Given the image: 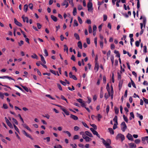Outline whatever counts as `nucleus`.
I'll return each mask as SVG.
<instances>
[{
    "mask_svg": "<svg viewBox=\"0 0 148 148\" xmlns=\"http://www.w3.org/2000/svg\"><path fill=\"white\" fill-rule=\"evenodd\" d=\"M85 133L86 135L89 136V137H93V136L92 134L90 132H89L88 131H86Z\"/></svg>",
    "mask_w": 148,
    "mask_h": 148,
    "instance_id": "16",
    "label": "nucleus"
},
{
    "mask_svg": "<svg viewBox=\"0 0 148 148\" xmlns=\"http://www.w3.org/2000/svg\"><path fill=\"white\" fill-rule=\"evenodd\" d=\"M103 17V21H105L106 20L107 18V16L106 15H104Z\"/></svg>",
    "mask_w": 148,
    "mask_h": 148,
    "instance_id": "64",
    "label": "nucleus"
},
{
    "mask_svg": "<svg viewBox=\"0 0 148 148\" xmlns=\"http://www.w3.org/2000/svg\"><path fill=\"white\" fill-rule=\"evenodd\" d=\"M113 121H114L116 123V124H118V123L117 122V117L116 116H115L114 117V118L113 119Z\"/></svg>",
    "mask_w": 148,
    "mask_h": 148,
    "instance_id": "26",
    "label": "nucleus"
},
{
    "mask_svg": "<svg viewBox=\"0 0 148 148\" xmlns=\"http://www.w3.org/2000/svg\"><path fill=\"white\" fill-rule=\"evenodd\" d=\"M20 30H21V33L23 34V36L24 37V38H26V36L25 35V32L23 31L21 29H20Z\"/></svg>",
    "mask_w": 148,
    "mask_h": 148,
    "instance_id": "52",
    "label": "nucleus"
},
{
    "mask_svg": "<svg viewBox=\"0 0 148 148\" xmlns=\"http://www.w3.org/2000/svg\"><path fill=\"white\" fill-rule=\"evenodd\" d=\"M127 137L129 140H131L132 141H134V139L131 134L128 133L127 136Z\"/></svg>",
    "mask_w": 148,
    "mask_h": 148,
    "instance_id": "10",
    "label": "nucleus"
},
{
    "mask_svg": "<svg viewBox=\"0 0 148 148\" xmlns=\"http://www.w3.org/2000/svg\"><path fill=\"white\" fill-rule=\"evenodd\" d=\"M78 19L79 21V22L80 24H81L82 23V21L81 18L79 17L78 16Z\"/></svg>",
    "mask_w": 148,
    "mask_h": 148,
    "instance_id": "47",
    "label": "nucleus"
},
{
    "mask_svg": "<svg viewBox=\"0 0 148 148\" xmlns=\"http://www.w3.org/2000/svg\"><path fill=\"white\" fill-rule=\"evenodd\" d=\"M90 125L94 129L96 130L97 129V126L95 125L94 124H91Z\"/></svg>",
    "mask_w": 148,
    "mask_h": 148,
    "instance_id": "51",
    "label": "nucleus"
},
{
    "mask_svg": "<svg viewBox=\"0 0 148 148\" xmlns=\"http://www.w3.org/2000/svg\"><path fill=\"white\" fill-rule=\"evenodd\" d=\"M14 22L15 24L19 27L22 26V24L18 22L16 18H14Z\"/></svg>",
    "mask_w": 148,
    "mask_h": 148,
    "instance_id": "11",
    "label": "nucleus"
},
{
    "mask_svg": "<svg viewBox=\"0 0 148 148\" xmlns=\"http://www.w3.org/2000/svg\"><path fill=\"white\" fill-rule=\"evenodd\" d=\"M73 13L74 16H75L76 14L77 9L76 8H74Z\"/></svg>",
    "mask_w": 148,
    "mask_h": 148,
    "instance_id": "30",
    "label": "nucleus"
},
{
    "mask_svg": "<svg viewBox=\"0 0 148 148\" xmlns=\"http://www.w3.org/2000/svg\"><path fill=\"white\" fill-rule=\"evenodd\" d=\"M121 129L123 132H124L127 129V127L124 122H123L121 124Z\"/></svg>",
    "mask_w": 148,
    "mask_h": 148,
    "instance_id": "3",
    "label": "nucleus"
},
{
    "mask_svg": "<svg viewBox=\"0 0 148 148\" xmlns=\"http://www.w3.org/2000/svg\"><path fill=\"white\" fill-rule=\"evenodd\" d=\"M50 71L51 73L53 74H54L55 75H56L57 74L56 73V72H55V71H53V70L50 69Z\"/></svg>",
    "mask_w": 148,
    "mask_h": 148,
    "instance_id": "50",
    "label": "nucleus"
},
{
    "mask_svg": "<svg viewBox=\"0 0 148 148\" xmlns=\"http://www.w3.org/2000/svg\"><path fill=\"white\" fill-rule=\"evenodd\" d=\"M5 78H7L9 79H11L13 80H14V79H13L11 77H9L8 76H7L0 77V78H1V79H4Z\"/></svg>",
    "mask_w": 148,
    "mask_h": 148,
    "instance_id": "17",
    "label": "nucleus"
},
{
    "mask_svg": "<svg viewBox=\"0 0 148 148\" xmlns=\"http://www.w3.org/2000/svg\"><path fill=\"white\" fill-rule=\"evenodd\" d=\"M114 53L116 54V56L118 58H120V55L118 51L114 50Z\"/></svg>",
    "mask_w": 148,
    "mask_h": 148,
    "instance_id": "22",
    "label": "nucleus"
},
{
    "mask_svg": "<svg viewBox=\"0 0 148 148\" xmlns=\"http://www.w3.org/2000/svg\"><path fill=\"white\" fill-rule=\"evenodd\" d=\"M74 26H77L78 25V24L77 23V21L76 20H74Z\"/></svg>",
    "mask_w": 148,
    "mask_h": 148,
    "instance_id": "37",
    "label": "nucleus"
},
{
    "mask_svg": "<svg viewBox=\"0 0 148 148\" xmlns=\"http://www.w3.org/2000/svg\"><path fill=\"white\" fill-rule=\"evenodd\" d=\"M22 133L25 135L27 137L30 138L31 140H33V138L32 137V136L29 134L27 133L25 130L22 131Z\"/></svg>",
    "mask_w": 148,
    "mask_h": 148,
    "instance_id": "6",
    "label": "nucleus"
},
{
    "mask_svg": "<svg viewBox=\"0 0 148 148\" xmlns=\"http://www.w3.org/2000/svg\"><path fill=\"white\" fill-rule=\"evenodd\" d=\"M63 132L67 134L68 135L69 137H70L71 136V133L68 131H63Z\"/></svg>",
    "mask_w": 148,
    "mask_h": 148,
    "instance_id": "34",
    "label": "nucleus"
},
{
    "mask_svg": "<svg viewBox=\"0 0 148 148\" xmlns=\"http://www.w3.org/2000/svg\"><path fill=\"white\" fill-rule=\"evenodd\" d=\"M22 87L25 90L26 92H28L29 91V90L28 88L26 86H23L22 85H21Z\"/></svg>",
    "mask_w": 148,
    "mask_h": 148,
    "instance_id": "32",
    "label": "nucleus"
},
{
    "mask_svg": "<svg viewBox=\"0 0 148 148\" xmlns=\"http://www.w3.org/2000/svg\"><path fill=\"white\" fill-rule=\"evenodd\" d=\"M108 130L111 134H114V131L112 128H109Z\"/></svg>",
    "mask_w": 148,
    "mask_h": 148,
    "instance_id": "29",
    "label": "nucleus"
},
{
    "mask_svg": "<svg viewBox=\"0 0 148 148\" xmlns=\"http://www.w3.org/2000/svg\"><path fill=\"white\" fill-rule=\"evenodd\" d=\"M97 116L98 117V121H100V119L102 118V116L100 114H98Z\"/></svg>",
    "mask_w": 148,
    "mask_h": 148,
    "instance_id": "57",
    "label": "nucleus"
},
{
    "mask_svg": "<svg viewBox=\"0 0 148 148\" xmlns=\"http://www.w3.org/2000/svg\"><path fill=\"white\" fill-rule=\"evenodd\" d=\"M134 142L136 144H138L140 142V140L139 139H136L135 140Z\"/></svg>",
    "mask_w": 148,
    "mask_h": 148,
    "instance_id": "43",
    "label": "nucleus"
},
{
    "mask_svg": "<svg viewBox=\"0 0 148 148\" xmlns=\"http://www.w3.org/2000/svg\"><path fill=\"white\" fill-rule=\"evenodd\" d=\"M79 138V136L77 135H75L73 137V139L74 140L78 139Z\"/></svg>",
    "mask_w": 148,
    "mask_h": 148,
    "instance_id": "61",
    "label": "nucleus"
},
{
    "mask_svg": "<svg viewBox=\"0 0 148 148\" xmlns=\"http://www.w3.org/2000/svg\"><path fill=\"white\" fill-rule=\"evenodd\" d=\"M110 55V50L108 51L107 53V59L108 60Z\"/></svg>",
    "mask_w": 148,
    "mask_h": 148,
    "instance_id": "40",
    "label": "nucleus"
},
{
    "mask_svg": "<svg viewBox=\"0 0 148 148\" xmlns=\"http://www.w3.org/2000/svg\"><path fill=\"white\" fill-rule=\"evenodd\" d=\"M69 76L70 78H72L75 80H77V78L76 76L74 75H72V73L71 72H70L69 73Z\"/></svg>",
    "mask_w": 148,
    "mask_h": 148,
    "instance_id": "8",
    "label": "nucleus"
},
{
    "mask_svg": "<svg viewBox=\"0 0 148 148\" xmlns=\"http://www.w3.org/2000/svg\"><path fill=\"white\" fill-rule=\"evenodd\" d=\"M14 126L15 130L18 133H20L18 127H16V126L14 124H13Z\"/></svg>",
    "mask_w": 148,
    "mask_h": 148,
    "instance_id": "33",
    "label": "nucleus"
},
{
    "mask_svg": "<svg viewBox=\"0 0 148 148\" xmlns=\"http://www.w3.org/2000/svg\"><path fill=\"white\" fill-rule=\"evenodd\" d=\"M31 56L32 58L38 59V57L35 53H33V55H32Z\"/></svg>",
    "mask_w": 148,
    "mask_h": 148,
    "instance_id": "27",
    "label": "nucleus"
},
{
    "mask_svg": "<svg viewBox=\"0 0 148 148\" xmlns=\"http://www.w3.org/2000/svg\"><path fill=\"white\" fill-rule=\"evenodd\" d=\"M29 8L31 9L32 10L33 8V4L32 3H30L29 5Z\"/></svg>",
    "mask_w": 148,
    "mask_h": 148,
    "instance_id": "56",
    "label": "nucleus"
},
{
    "mask_svg": "<svg viewBox=\"0 0 148 148\" xmlns=\"http://www.w3.org/2000/svg\"><path fill=\"white\" fill-rule=\"evenodd\" d=\"M37 26L38 29H40L41 27V25L39 23H37Z\"/></svg>",
    "mask_w": 148,
    "mask_h": 148,
    "instance_id": "62",
    "label": "nucleus"
},
{
    "mask_svg": "<svg viewBox=\"0 0 148 148\" xmlns=\"http://www.w3.org/2000/svg\"><path fill=\"white\" fill-rule=\"evenodd\" d=\"M112 65H113L114 62V57L113 56H111L110 58Z\"/></svg>",
    "mask_w": 148,
    "mask_h": 148,
    "instance_id": "39",
    "label": "nucleus"
},
{
    "mask_svg": "<svg viewBox=\"0 0 148 148\" xmlns=\"http://www.w3.org/2000/svg\"><path fill=\"white\" fill-rule=\"evenodd\" d=\"M22 18L23 19V21L24 22H26L27 23L29 22L28 18L27 17H25L24 15L22 16Z\"/></svg>",
    "mask_w": 148,
    "mask_h": 148,
    "instance_id": "9",
    "label": "nucleus"
},
{
    "mask_svg": "<svg viewBox=\"0 0 148 148\" xmlns=\"http://www.w3.org/2000/svg\"><path fill=\"white\" fill-rule=\"evenodd\" d=\"M18 116L19 117L21 121H22V123H24V121H23V118L21 117V115L19 114H18Z\"/></svg>",
    "mask_w": 148,
    "mask_h": 148,
    "instance_id": "58",
    "label": "nucleus"
},
{
    "mask_svg": "<svg viewBox=\"0 0 148 148\" xmlns=\"http://www.w3.org/2000/svg\"><path fill=\"white\" fill-rule=\"evenodd\" d=\"M4 95L3 93L1 92H0V97L2 99H3V98L4 97Z\"/></svg>",
    "mask_w": 148,
    "mask_h": 148,
    "instance_id": "49",
    "label": "nucleus"
},
{
    "mask_svg": "<svg viewBox=\"0 0 148 148\" xmlns=\"http://www.w3.org/2000/svg\"><path fill=\"white\" fill-rule=\"evenodd\" d=\"M45 140H46L47 142H49L50 141V138L49 137H47L43 138Z\"/></svg>",
    "mask_w": 148,
    "mask_h": 148,
    "instance_id": "46",
    "label": "nucleus"
},
{
    "mask_svg": "<svg viewBox=\"0 0 148 148\" xmlns=\"http://www.w3.org/2000/svg\"><path fill=\"white\" fill-rule=\"evenodd\" d=\"M93 134L95 135H96L98 138H100V135L98 134V132L95 130L93 132Z\"/></svg>",
    "mask_w": 148,
    "mask_h": 148,
    "instance_id": "25",
    "label": "nucleus"
},
{
    "mask_svg": "<svg viewBox=\"0 0 148 148\" xmlns=\"http://www.w3.org/2000/svg\"><path fill=\"white\" fill-rule=\"evenodd\" d=\"M74 36L76 38V39H77L78 40H79V39H80L79 37L78 34H77V33H75L74 34Z\"/></svg>",
    "mask_w": 148,
    "mask_h": 148,
    "instance_id": "24",
    "label": "nucleus"
},
{
    "mask_svg": "<svg viewBox=\"0 0 148 148\" xmlns=\"http://www.w3.org/2000/svg\"><path fill=\"white\" fill-rule=\"evenodd\" d=\"M146 23V20L145 19H143V23H140V28L141 29V31L140 32V35H141L143 33L144 30L143 29V25H144V27H145V24Z\"/></svg>",
    "mask_w": 148,
    "mask_h": 148,
    "instance_id": "1",
    "label": "nucleus"
},
{
    "mask_svg": "<svg viewBox=\"0 0 148 148\" xmlns=\"http://www.w3.org/2000/svg\"><path fill=\"white\" fill-rule=\"evenodd\" d=\"M28 8V6L27 4L25 5L24 6L23 10L24 11L26 12Z\"/></svg>",
    "mask_w": 148,
    "mask_h": 148,
    "instance_id": "21",
    "label": "nucleus"
},
{
    "mask_svg": "<svg viewBox=\"0 0 148 148\" xmlns=\"http://www.w3.org/2000/svg\"><path fill=\"white\" fill-rule=\"evenodd\" d=\"M88 31L90 33H91L92 32V29L91 26L90 25L88 27Z\"/></svg>",
    "mask_w": 148,
    "mask_h": 148,
    "instance_id": "45",
    "label": "nucleus"
},
{
    "mask_svg": "<svg viewBox=\"0 0 148 148\" xmlns=\"http://www.w3.org/2000/svg\"><path fill=\"white\" fill-rule=\"evenodd\" d=\"M137 117H139L140 119V120H142L143 119V116L142 115H141L140 114H139L138 113H137Z\"/></svg>",
    "mask_w": 148,
    "mask_h": 148,
    "instance_id": "31",
    "label": "nucleus"
},
{
    "mask_svg": "<svg viewBox=\"0 0 148 148\" xmlns=\"http://www.w3.org/2000/svg\"><path fill=\"white\" fill-rule=\"evenodd\" d=\"M94 43H95V46L96 47L97 46V38H95L94 39Z\"/></svg>",
    "mask_w": 148,
    "mask_h": 148,
    "instance_id": "42",
    "label": "nucleus"
},
{
    "mask_svg": "<svg viewBox=\"0 0 148 148\" xmlns=\"http://www.w3.org/2000/svg\"><path fill=\"white\" fill-rule=\"evenodd\" d=\"M107 142L104 144L106 148H112L110 145L111 144V141L110 139H108L107 140Z\"/></svg>",
    "mask_w": 148,
    "mask_h": 148,
    "instance_id": "2",
    "label": "nucleus"
},
{
    "mask_svg": "<svg viewBox=\"0 0 148 148\" xmlns=\"http://www.w3.org/2000/svg\"><path fill=\"white\" fill-rule=\"evenodd\" d=\"M12 120L13 121V122L16 125L18 124V122L14 118H12Z\"/></svg>",
    "mask_w": 148,
    "mask_h": 148,
    "instance_id": "44",
    "label": "nucleus"
},
{
    "mask_svg": "<svg viewBox=\"0 0 148 148\" xmlns=\"http://www.w3.org/2000/svg\"><path fill=\"white\" fill-rule=\"evenodd\" d=\"M118 74V80H120L121 79V76L119 73L118 72L117 73Z\"/></svg>",
    "mask_w": 148,
    "mask_h": 148,
    "instance_id": "53",
    "label": "nucleus"
},
{
    "mask_svg": "<svg viewBox=\"0 0 148 148\" xmlns=\"http://www.w3.org/2000/svg\"><path fill=\"white\" fill-rule=\"evenodd\" d=\"M114 110L115 113L116 114H118L119 112V109L118 108H116V107H115L114 108Z\"/></svg>",
    "mask_w": 148,
    "mask_h": 148,
    "instance_id": "35",
    "label": "nucleus"
},
{
    "mask_svg": "<svg viewBox=\"0 0 148 148\" xmlns=\"http://www.w3.org/2000/svg\"><path fill=\"white\" fill-rule=\"evenodd\" d=\"M57 86H58V88L60 90H62V87L61 86V85L60 84H58Z\"/></svg>",
    "mask_w": 148,
    "mask_h": 148,
    "instance_id": "55",
    "label": "nucleus"
},
{
    "mask_svg": "<svg viewBox=\"0 0 148 148\" xmlns=\"http://www.w3.org/2000/svg\"><path fill=\"white\" fill-rule=\"evenodd\" d=\"M42 116L44 117H46L47 119H49V117H50L49 115L48 114H46L45 116L44 115H42Z\"/></svg>",
    "mask_w": 148,
    "mask_h": 148,
    "instance_id": "60",
    "label": "nucleus"
},
{
    "mask_svg": "<svg viewBox=\"0 0 148 148\" xmlns=\"http://www.w3.org/2000/svg\"><path fill=\"white\" fill-rule=\"evenodd\" d=\"M87 7L88 8V10L89 11H92L93 10L92 8V4L91 2H89L87 5Z\"/></svg>",
    "mask_w": 148,
    "mask_h": 148,
    "instance_id": "7",
    "label": "nucleus"
},
{
    "mask_svg": "<svg viewBox=\"0 0 148 148\" xmlns=\"http://www.w3.org/2000/svg\"><path fill=\"white\" fill-rule=\"evenodd\" d=\"M99 65L97 63H96L95 66L94 68V69L96 70V72L99 69Z\"/></svg>",
    "mask_w": 148,
    "mask_h": 148,
    "instance_id": "18",
    "label": "nucleus"
},
{
    "mask_svg": "<svg viewBox=\"0 0 148 148\" xmlns=\"http://www.w3.org/2000/svg\"><path fill=\"white\" fill-rule=\"evenodd\" d=\"M123 119L124 121L126 122H128V119L127 117L125 116V115H123Z\"/></svg>",
    "mask_w": 148,
    "mask_h": 148,
    "instance_id": "41",
    "label": "nucleus"
},
{
    "mask_svg": "<svg viewBox=\"0 0 148 148\" xmlns=\"http://www.w3.org/2000/svg\"><path fill=\"white\" fill-rule=\"evenodd\" d=\"M62 110L64 113L67 115H69V112H68L66 109H65L64 108H62Z\"/></svg>",
    "mask_w": 148,
    "mask_h": 148,
    "instance_id": "15",
    "label": "nucleus"
},
{
    "mask_svg": "<svg viewBox=\"0 0 148 148\" xmlns=\"http://www.w3.org/2000/svg\"><path fill=\"white\" fill-rule=\"evenodd\" d=\"M62 6L66 5L65 8H67L69 5V3L68 1L66 0H65L64 2L62 4Z\"/></svg>",
    "mask_w": 148,
    "mask_h": 148,
    "instance_id": "12",
    "label": "nucleus"
},
{
    "mask_svg": "<svg viewBox=\"0 0 148 148\" xmlns=\"http://www.w3.org/2000/svg\"><path fill=\"white\" fill-rule=\"evenodd\" d=\"M51 19L55 22H56L57 21V18L55 16L51 15Z\"/></svg>",
    "mask_w": 148,
    "mask_h": 148,
    "instance_id": "19",
    "label": "nucleus"
},
{
    "mask_svg": "<svg viewBox=\"0 0 148 148\" xmlns=\"http://www.w3.org/2000/svg\"><path fill=\"white\" fill-rule=\"evenodd\" d=\"M129 146L130 147H131L132 148H136V145L134 144V143H131L130 144H129Z\"/></svg>",
    "mask_w": 148,
    "mask_h": 148,
    "instance_id": "20",
    "label": "nucleus"
},
{
    "mask_svg": "<svg viewBox=\"0 0 148 148\" xmlns=\"http://www.w3.org/2000/svg\"><path fill=\"white\" fill-rule=\"evenodd\" d=\"M77 45L78 47L80 49L82 48V45L81 41H79L78 42Z\"/></svg>",
    "mask_w": 148,
    "mask_h": 148,
    "instance_id": "23",
    "label": "nucleus"
},
{
    "mask_svg": "<svg viewBox=\"0 0 148 148\" xmlns=\"http://www.w3.org/2000/svg\"><path fill=\"white\" fill-rule=\"evenodd\" d=\"M3 107L5 109H7L8 108V107L7 104L4 103L3 105Z\"/></svg>",
    "mask_w": 148,
    "mask_h": 148,
    "instance_id": "63",
    "label": "nucleus"
},
{
    "mask_svg": "<svg viewBox=\"0 0 148 148\" xmlns=\"http://www.w3.org/2000/svg\"><path fill=\"white\" fill-rule=\"evenodd\" d=\"M54 148H62V146L60 145H58L57 146H55L54 147Z\"/></svg>",
    "mask_w": 148,
    "mask_h": 148,
    "instance_id": "59",
    "label": "nucleus"
},
{
    "mask_svg": "<svg viewBox=\"0 0 148 148\" xmlns=\"http://www.w3.org/2000/svg\"><path fill=\"white\" fill-rule=\"evenodd\" d=\"M60 83L64 86H65L66 85V83L64 81L62 80H60Z\"/></svg>",
    "mask_w": 148,
    "mask_h": 148,
    "instance_id": "54",
    "label": "nucleus"
},
{
    "mask_svg": "<svg viewBox=\"0 0 148 148\" xmlns=\"http://www.w3.org/2000/svg\"><path fill=\"white\" fill-rule=\"evenodd\" d=\"M116 138V139L121 138V139L122 141H123L125 139V137L123 135L121 134H119L117 135Z\"/></svg>",
    "mask_w": 148,
    "mask_h": 148,
    "instance_id": "4",
    "label": "nucleus"
},
{
    "mask_svg": "<svg viewBox=\"0 0 148 148\" xmlns=\"http://www.w3.org/2000/svg\"><path fill=\"white\" fill-rule=\"evenodd\" d=\"M110 95H109V94H108L107 93H105L104 95V97L107 100L108 98V97L110 96Z\"/></svg>",
    "mask_w": 148,
    "mask_h": 148,
    "instance_id": "38",
    "label": "nucleus"
},
{
    "mask_svg": "<svg viewBox=\"0 0 148 148\" xmlns=\"http://www.w3.org/2000/svg\"><path fill=\"white\" fill-rule=\"evenodd\" d=\"M64 51H66L67 53H68V48L67 46H66V45H64Z\"/></svg>",
    "mask_w": 148,
    "mask_h": 148,
    "instance_id": "28",
    "label": "nucleus"
},
{
    "mask_svg": "<svg viewBox=\"0 0 148 148\" xmlns=\"http://www.w3.org/2000/svg\"><path fill=\"white\" fill-rule=\"evenodd\" d=\"M123 83V80H120L119 81V90H120L122 87V84Z\"/></svg>",
    "mask_w": 148,
    "mask_h": 148,
    "instance_id": "14",
    "label": "nucleus"
},
{
    "mask_svg": "<svg viewBox=\"0 0 148 148\" xmlns=\"http://www.w3.org/2000/svg\"><path fill=\"white\" fill-rule=\"evenodd\" d=\"M5 119L7 125L11 128H13V126L12 123L10 122L9 120L6 117H5Z\"/></svg>",
    "mask_w": 148,
    "mask_h": 148,
    "instance_id": "5",
    "label": "nucleus"
},
{
    "mask_svg": "<svg viewBox=\"0 0 148 148\" xmlns=\"http://www.w3.org/2000/svg\"><path fill=\"white\" fill-rule=\"evenodd\" d=\"M70 117L75 120H77L78 119V117L77 116L72 114L70 115Z\"/></svg>",
    "mask_w": 148,
    "mask_h": 148,
    "instance_id": "13",
    "label": "nucleus"
},
{
    "mask_svg": "<svg viewBox=\"0 0 148 148\" xmlns=\"http://www.w3.org/2000/svg\"><path fill=\"white\" fill-rule=\"evenodd\" d=\"M99 43L101 48V49H103V41H100L99 42Z\"/></svg>",
    "mask_w": 148,
    "mask_h": 148,
    "instance_id": "36",
    "label": "nucleus"
},
{
    "mask_svg": "<svg viewBox=\"0 0 148 148\" xmlns=\"http://www.w3.org/2000/svg\"><path fill=\"white\" fill-rule=\"evenodd\" d=\"M143 101H144L145 103L147 104H148V99H146L145 98H143Z\"/></svg>",
    "mask_w": 148,
    "mask_h": 148,
    "instance_id": "48",
    "label": "nucleus"
}]
</instances>
